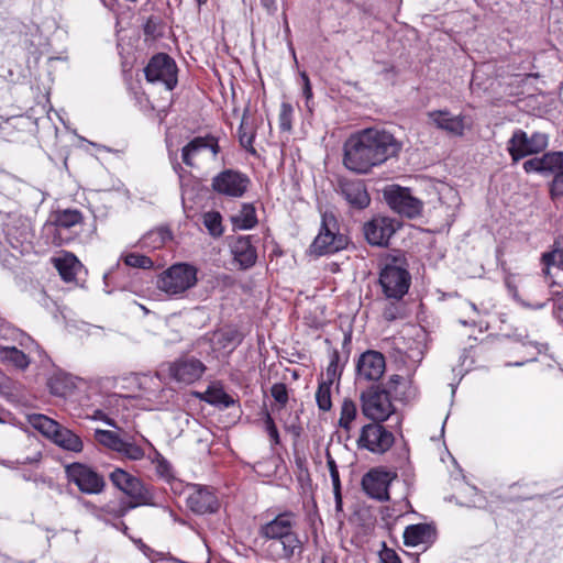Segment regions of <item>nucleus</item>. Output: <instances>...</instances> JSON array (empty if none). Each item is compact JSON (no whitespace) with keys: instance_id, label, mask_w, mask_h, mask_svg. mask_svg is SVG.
<instances>
[{"instance_id":"obj_1","label":"nucleus","mask_w":563,"mask_h":563,"mask_svg":"<svg viewBox=\"0 0 563 563\" xmlns=\"http://www.w3.org/2000/svg\"><path fill=\"white\" fill-rule=\"evenodd\" d=\"M402 142L385 129L368 128L352 134L343 145V165L365 175L399 156Z\"/></svg>"},{"instance_id":"obj_2","label":"nucleus","mask_w":563,"mask_h":563,"mask_svg":"<svg viewBox=\"0 0 563 563\" xmlns=\"http://www.w3.org/2000/svg\"><path fill=\"white\" fill-rule=\"evenodd\" d=\"M410 284L411 275L405 258L393 257L379 273V285L387 299L400 301L408 292Z\"/></svg>"},{"instance_id":"obj_3","label":"nucleus","mask_w":563,"mask_h":563,"mask_svg":"<svg viewBox=\"0 0 563 563\" xmlns=\"http://www.w3.org/2000/svg\"><path fill=\"white\" fill-rule=\"evenodd\" d=\"M362 413L369 420L383 422L395 412L389 390L382 384H373L360 395Z\"/></svg>"},{"instance_id":"obj_4","label":"nucleus","mask_w":563,"mask_h":563,"mask_svg":"<svg viewBox=\"0 0 563 563\" xmlns=\"http://www.w3.org/2000/svg\"><path fill=\"white\" fill-rule=\"evenodd\" d=\"M347 236L339 232V224L332 213H323L319 234L310 245L316 255L333 254L346 247Z\"/></svg>"},{"instance_id":"obj_5","label":"nucleus","mask_w":563,"mask_h":563,"mask_svg":"<svg viewBox=\"0 0 563 563\" xmlns=\"http://www.w3.org/2000/svg\"><path fill=\"white\" fill-rule=\"evenodd\" d=\"M197 283V269L189 264L178 263L164 271L157 279V288L168 295H179Z\"/></svg>"},{"instance_id":"obj_6","label":"nucleus","mask_w":563,"mask_h":563,"mask_svg":"<svg viewBox=\"0 0 563 563\" xmlns=\"http://www.w3.org/2000/svg\"><path fill=\"white\" fill-rule=\"evenodd\" d=\"M109 478L114 487L133 500L129 504L130 508L153 505V494L140 478L119 467L110 473Z\"/></svg>"},{"instance_id":"obj_7","label":"nucleus","mask_w":563,"mask_h":563,"mask_svg":"<svg viewBox=\"0 0 563 563\" xmlns=\"http://www.w3.org/2000/svg\"><path fill=\"white\" fill-rule=\"evenodd\" d=\"M65 473L68 482L75 484L82 494L98 495L106 488L104 477L87 464L71 463L66 465Z\"/></svg>"},{"instance_id":"obj_8","label":"nucleus","mask_w":563,"mask_h":563,"mask_svg":"<svg viewBox=\"0 0 563 563\" xmlns=\"http://www.w3.org/2000/svg\"><path fill=\"white\" fill-rule=\"evenodd\" d=\"M177 71L175 60L165 53L152 56L144 68L145 78L148 82L162 84L167 90H173L177 86Z\"/></svg>"},{"instance_id":"obj_9","label":"nucleus","mask_w":563,"mask_h":563,"mask_svg":"<svg viewBox=\"0 0 563 563\" xmlns=\"http://www.w3.org/2000/svg\"><path fill=\"white\" fill-rule=\"evenodd\" d=\"M394 442V434L382 422L372 421L362 427L357 446L375 454H383L393 446Z\"/></svg>"},{"instance_id":"obj_10","label":"nucleus","mask_w":563,"mask_h":563,"mask_svg":"<svg viewBox=\"0 0 563 563\" xmlns=\"http://www.w3.org/2000/svg\"><path fill=\"white\" fill-rule=\"evenodd\" d=\"M548 146V135L534 132L530 136L522 130H516L508 141V151L514 162L537 154Z\"/></svg>"},{"instance_id":"obj_11","label":"nucleus","mask_w":563,"mask_h":563,"mask_svg":"<svg viewBox=\"0 0 563 563\" xmlns=\"http://www.w3.org/2000/svg\"><path fill=\"white\" fill-rule=\"evenodd\" d=\"M384 198L387 205L401 216L411 219L421 213L422 202L411 195L409 188L389 186L384 190Z\"/></svg>"},{"instance_id":"obj_12","label":"nucleus","mask_w":563,"mask_h":563,"mask_svg":"<svg viewBox=\"0 0 563 563\" xmlns=\"http://www.w3.org/2000/svg\"><path fill=\"white\" fill-rule=\"evenodd\" d=\"M251 184L249 176L240 170L224 169L212 178V189L223 196L240 198Z\"/></svg>"},{"instance_id":"obj_13","label":"nucleus","mask_w":563,"mask_h":563,"mask_svg":"<svg viewBox=\"0 0 563 563\" xmlns=\"http://www.w3.org/2000/svg\"><path fill=\"white\" fill-rule=\"evenodd\" d=\"M386 371V360L383 353L375 350L363 352L355 366L357 382H378Z\"/></svg>"},{"instance_id":"obj_14","label":"nucleus","mask_w":563,"mask_h":563,"mask_svg":"<svg viewBox=\"0 0 563 563\" xmlns=\"http://www.w3.org/2000/svg\"><path fill=\"white\" fill-rule=\"evenodd\" d=\"M303 541L297 531L286 536L282 541L268 543L267 554L274 561H286L287 563H299L303 553Z\"/></svg>"},{"instance_id":"obj_15","label":"nucleus","mask_w":563,"mask_h":563,"mask_svg":"<svg viewBox=\"0 0 563 563\" xmlns=\"http://www.w3.org/2000/svg\"><path fill=\"white\" fill-rule=\"evenodd\" d=\"M399 225V222L394 219L378 216L364 223L363 232L371 245L384 247L388 245Z\"/></svg>"},{"instance_id":"obj_16","label":"nucleus","mask_w":563,"mask_h":563,"mask_svg":"<svg viewBox=\"0 0 563 563\" xmlns=\"http://www.w3.org/2000/svg\"><path fill=\"white\" fill-rule=\"evenodd\" d=\"M396 478L395 472L373 468L363 476L362 487L369 497L385 501L389 499L388 487Z\"/></svg>"},{"instance_id":"obj_17","label":"nucleus","mask_w":563,"mask_h":563,"mask_svg":"<svg viewBox=\"0 0 563 563\" xmlns=\"http://www.w3.org/2000/svg\"><path fill=\"white\" fill-rule=\"evenodd\" d=\"M296 527V515L291 511H286L262 525L258 529V536L269 543H274L275 541H282L286 536L295 532Z\"/></svg>"},{"instance_id":"obj_18","label":"nucleus","mask_w":563,"mask_h":563,"mask_svg":"<svg viewBox=\"0 0 563 563\" xmlns=\"http://www.w3.org/2000/svg\"><path fill=\"white\" fill-rule=\"evenodd\" d=\"M338 188L351 208L363 210L369 206L371 196L364 180L341 177L338 181Z\"/></svg>"},{"instance_id":"obj_19","label":"nucleus","mask_w":563,"mask_h":563,"mask_svg":"<svg viewBox=\"0 0 563 563\" xmlns=\"http://www.w3.org/2000/svg\"><path fill=\"white\" fill-rule=\"evenodd\" d=\"M206 371L205 364L196 357H180L168 364V375L178 383L192 384Z\"/></svg>"},{"instance_id":"obj_20","label":"nucleus","mask_w":563,"mask_h":563,"mask_svg":"<svg viewBox=\"0 0 563 563\" xmlns=\"http://www.w3.org/2000/svg\"><path fill=\"white\" fill-rule=\"evenodd\" d=\"M429 122L437 129L453 136H463L466 128L463 114L453 115L449 110H433L427 113Z\"/></svg>"},{"instance_id":"obj_21","label":"nucleus","mask_w":563,"mask_h":563,"mask_svg":"<svg viewBox=\"0 0 563 563\" xmlns=\"http://www.w3.org/2000/svg\"><path fill=\"white\" fill-rule=\"evenodd\" d=\"M187 506L195 514L214 512L219 503L217 496L206 487H195L187 497Z\"/></svg>"},{"instance_id":"obj_22","label":"nucleus","mask_w":563,"mask_h":563,"mask_svg":"<svg viewBox=\"0 0 563 563\" xmlns=\"http://www.w3.org/2000/svg\"><path fill=\"white\" fill-rule=\"evenodd\" d=\"M231 252L241 269H249L256 263L257 253L251 236H238L231 244Z\"/></svg>"},{"instance_id":"obj_23","label":"nucleus","mask_w":563,"mask_h":563,"mask_svg":"<svg viewBox=\"0 0 563 563\" xmlns=\"http://www.w3.org/2000/svg\"><path fill=\"white\" fill-rule=\"evenodd\" d=\"M434 538L435 529L428 523L410 525L404 532V542L407 547L431 543Z\"/></svg>"},{"instance_id":"obj_24","label":"nucleus","mask_w":563,"mask_h":563,"mask_svg":"<svg viewBox=\"0 0 563 563\" xmlns=\"http://www.w3.org/2000/svg\"><path fill=\"white\" fill-rule=\"evenodd\" d=\"M542 265V275L548 279L551 278V267L555 266L563 271V240L554 241L550 251L542 253L540 257Z\"/></svg>"},{"instance_id":"obj_25","label":"nucleus","mask_w":563,"mask_h":563,"mask_svg":"<svg viewBox=\"0 0 563 563\" xmlns=\"http://www.w3.org/2000/svg\"><path fill=\"white\" fill-rule=\"evenodd\" d=\"M199 399L219 408H229L235 404V400L225 393L221 385H211L205 393L198 395Z\"/></svg>"},{"instance_id":"obj_26","label":"nucleus","mask_w":563,"mask_h":563,"mask_svg":"<svg viewBox=\"0 0 563 563\" xmlns=\"http://www.w3.org/2000/svg\"><path fill=\"white\" fill-rule=\"evenodd\" d=\"M54 265L64 282H73L76 278L77 269L81 266L78 258L71 253L54 258Z\"/></svg>"},{"instance_id":"obj_27","label":"nucleus","mask_w":563,"mask_h":563,"mask_svg":"<svg viewBox=\"0 0 563 563\" xmlns=\"http://www.w3.org/2000/svg\"><path fill=\"white\" fill-rule=\"evenodd\" d=\"M52 441L58 446L71 452H81L84 449L80 437L63 426Z\"/></svg>"},{"instance_id":"obj_28","label":"nucleus","mask_w":563,"mask_h":563,"mask_svg":"<svg viewBox=\"0 0 563 563\" xmlns=\"http://www.w3.org/2000/svg\"><path fill=\"white\" fill-rule=\"evenodd\" d=\"M81 221L82 214L79 210L65 209L54 213L52 224L55 225L56 229H70L81 223Z\"/></svg>"},{"instance_id":"obj_29","label":"nucleus","mask_w":563,"mask_h":563,"mask_svg":"<svg viewBox=\"0 0 563 563\" xmlns=\"http://www.w3.org/2000/svg\"><path fill=\"white\" fill-rule=\"evenodd\" d=\"M232 223L240 230H250L257 224L256 211L253 205L243 203L240 212L232 217Z\"/></svg>"},{"instance_id":"obj_30","label":"nucleus","mask_w":563,"mask_h":563,"mask_svg":"<svg viewBox=\"0 0 563 563\" xmlns=\"http://www.w3.org/2000/svg\"><path fill=\"white\" fill-rule=\"evenodd\" d=\"M30 422L34 429L38 430L43 435L51 440H53L62 427L58 422L44 415L31 416Z\"/></svg>"},{"instance_id":"obj_31","label":"nucleus","mask_w":563,"mask_h":563,"mask_svg":"<svg viewBox=\"0 0 563 563\" xmlns=\"http://www.w3.org/2000/svg\"><path fill=\"white\" fill-rule=\"evenodd\" d=\"M357 417V407L356 404L346 398L343 400L341 405V412H340V419H339V426L346 432H350L352 429V422Z\"/></svg>"},{"instance_id":"obj_32","label":"nucleus","mask_w":563,"mask_h":563,"mask_svg":"<svg viewBox=\"0 0 563 563\" xmlns=\"http://www.w3.org/2000/svg\"><path fill=\"white\" fill-rule=\"evenodd\" d=\"M202 223L212 238H220L224 232L222 216L219 211L205 212L202 214Z\"/></svg>"},{"instance_id":"obj_33","label":"nucleus","mask_w":563,"mask_h":563,"mask_svg":"<svg viewBox=\"0 0 563 563\" xmlns=\"http://www.w3.org/2000/svg\"><path fill=\"white\" fill-rule=\"evenodd\" d=\"M95 440L102 446L119 453L123 440L118 433L110 430H95Z\"/></svg>"},{"instance_id":"obj_34","label":"nucleus","mask_w":563,"mask_h":563,"mask_svg":"<svg viewBox=\"0 0 563 563\" xmlns=\"http://www.w3.org/2000/svg\"><path fill=\"white\" fill-rule=\"evenodd\" d=\"M333 382L322 380L318 385L316 400L318 408L322 411H329L332 407L331 386Z\"/></svg>"},{"instance_id":"obj_35","label":"nucleus","mask_w":563,"mask_h":563,"mask_svg":"<svg viewBox=\"0 0 563 563\" xmlns=\"http://www.w3.org/2000/svg\"><path fill=\"white\" fill-rule=\"evenodd\" d=\"M48 387L53 395L66 397L71 390V383L66 376L55 375L49 378Z\"/></svg>"},{"instance_id":"obj_36","label":"nucleus","mask_w":563,"mask_h":563,"mask_svg":"<svg viewBox=\"0 0 563 563\" xmlns=\"http://www.w3.org/2000/svg\"><path fill=\"white\" fill-rule=\"evenodd\" d=\"M2 357L19 368H25L30 363L27 356L14 346L4 347L2 350Z\"/></svg>"},{"instance_id":"obj_37","label":"nucleus","mask_w":563,"mask_h":563,"mask_svg":"<svg viewBox=\"0 0 563 563\" xmlns=\"http://www.w3.org/2000/svg\"><path fill=\"white\" fill-rule=\"evenodd\" d=\"M123 261L125 265L134 268L151 269L154 266L151 257L137 253L126 254Z\"/></svg>"},{"instance_id":"obj_38","label":"nucleus","mask_w":563,"mask_h":563,"mask_svg":"<svg viewBox=\"0 0 563 563\" xmlns=\"http://www.w3.org/2000/svg\"><path fill=\"white\" fill-rule=\"evenodd\" d=\"M341 355L338 350H333L330 355V363L327 367V380L333 382L340 379L343 365H340Z\"/></svg>"},{"instance_id":"obj_39","label":"nucleus","mask_w":563,"mask_h":563,"mask_svg":"<svg viewBox=\"0 0 563 563\" xmlns=\"http://www.w3.org/2000/svg\"><path fill=\"white\" fill-rule=\"evenodd\" d=\"M563 174V152H551L548 153L547 167L544 175H559Z\"/></svg>"},{"instance_id":"obj_40","label":"nucleus","mask_w":563,"mask_h":563,"mask_svg":"<svg viewBox=\"0 0 563 563\" xmlns=\"http://www.w3.org/2000/svg\"><path fill=\"white\" fill-rule=\"evenodd\" d=\"M327 465L329 467L330 477L332 481L333 492L335 495L336 503L340 504L341 503V484H340L339 470H338L334 459L329 453L327 454Z\"/></svg>"},{"instance_id":"obj_41","label":"nucleus","mask_w":563,"mask_h":563,"mask_svg":"<svg viewBox=\"0 0 563 563\" xmlns=\"http://www.w3.org/2000/svg\"><path fill=\"white\" fill-rule=\"evenodd\" d=\"M129 509H131L130 505L107 504L100 509V518H103L104 520L107 516H110L112 518H122L125 516Z\"/></svg>"},{"instance_id":"obj_42","label":"nucleus","mask_w":563,"mask_h":563,"mask_svg":"<svg viewBox=\"0 0 563 563\" xmlns=\"http://www.w3.org/2000/svg\"><path fill=\"white\" fill-rule=\"evenodd\" d=\"M119 453L132 461L141 460L144 456V451L141 446L124 440Z\"/></svg>"},{"instance_id":"obj_43","label":"nucleus","mask_w":563,"mask_h":563,"mask_svg":"<svg viewBox=\"0 0 563 563\" xmlns=\"http://www.w3.org/2000/svg\"><path fill=\"white\" fill-rule=\"evenodd\" d=\"M254 132L252 130H247L242 121L239 128V141L242 147H244L247 152L255 155L256 151L253 147Z\"/></svg>"},{"instance_id":"obj_44","label":"nucleus","mask_w":563,"mask_h":563,"mask_svg":"<svg viewBox=\"0 0 563 563\" xmlns=\"http://www.w3.org/2000/svg\"><path fill=\"white\" fill-rule=\"evenodd\" d=\"M548 153L541 157H533L523 163V169L527 173L538 172L545 174Z\"/></svg>"},{"instance_id":"obj_45","label":"nucleus","mask_w":563,"mask_h":563,"mask_svg":"<svg viewBox=\"0 0 563 563\" xmlns=\"http://www.w3.org/2000/svg\"><path fill=\"white\" fill-rule=\"evenodd\" d=\"M271 395L279 404L280 408H284L288 402V389L286 384L276 383L271 388Z\"/></svg>"},{"instance_id":"obj_46","label":"nucleus","mask_w":563,"mask_h":563,"mask_svg":"<svg viewBox=\"0 0 563 563\" xmlns=\"http://www.w3.org/2000/svg\"><path fill=\"white\" fill-rule=\"evenodd\" d=\"M291 115L292 107L288 103H283L279 112V128L283 131L291 130Z\"/></svg>"},{"instance_id":"obj_47","label":"nucleus","mask_w":563,"mask_h":563,"mask_svg":"<svg viewBox=\"0 0 563 563\" xmlns=\"http://www.w3.org/2000/svg\"><path fill=\"white\" fill-rule=\"evenodd\" d=\"M402 311L404 309L399 301L389 302L383 310V317L387 321H394L402 317Z\"/></svg>"},{"instance_id":"obj_48","label":"nucleus","mask_w":563,"mask_h":563,"mask_svg":"<svg viewBox=\"0 0 563 563\" xmlns=\"http://www.w3.org/2000/svg\"><path fill=\"white\" fill-rule=\"evenodd\" d=\"M265 430L268 433L273 444H279V433L277 427L268 411H265L264 416Z\"/></svg>"},{"instance_id":"obj_49","label":"nucleus","mask_w":563,"mask_h":563,"mask_svg":"<svg viewBox=\"0 0 563 563\" xmlns=\"http://www.w3.org/2000/svg\"><path fill=\"white\" fill-rule=\"evenodd\" d=\"M379 563H401V560L395 550L384 545V549L379 553Z\"/></svg>"},{"instance_id":"obj_50","label":"nucleus","mask_w":563,"mask_h":563,"mask_svg":"<svg viewBox=\"0 0 563 563\" xmlns=\"http://www.w3.org/2000/svg\"><path fill=\"white\" fill-rule=\"evenodd\" d=\"M199 153L198 150H194L191 147V142L185 145L181 150V158L185 165L192 167L194 161L192 158Z\"/></svg>"},{"instance_id":"obj_51","label":"nucleus","mask_w":563,"mask_h":563,"mask_svg":"<svg viewBox=\"0 0 563 563\" xmlns=\"http://www.w3.org/2000/svg\"><path fill=\"white\" fill-rule=\"evenodd\" d=\"M551 300L553 301V312L558 319H562L563 313V291H554Z\"/></svg>"},{"instance_id":"obj_52","label":"nucleus","mask_w":563,"mask_h":563,"mask_svg":"<svg viewBox=\"0 0 563 563\" xmlns=\"http://www.w3.org/2000/svg\"><path fill=\"white\" fill-rule=\"evenodd\" d=\"M156 471H157L158 475H161L162 477H165L167 479L173 476L172 475V466H170L169 462L163 457L157 461Z\"/></svg>"},{"instance_id":"obj_53","label":"nucleus","mask_w":563,"mask_h":563,"mask_svg":"<svg viewBox=\"0 0 563 563\" xmlns=\"http://www.w3.org/2000/svg\"><path fill=\"white\" fill-rule=\"evenodd\" d=\"M506 284H507V287L509 288V290L512 292L514 298L517 299L523 307L536 309V310L542 309V308L545 307V302H540V303L531 305L529 302L520 300L518 298V290H517V288L515 286H512L509 280H507Z\"/></svg>"},{"instance_id":"obj_54","label":"nucleus","mask_w":563,"mask_h":563,"mask_svg":"<svg viewBox=\"0 0 563 563\" xmlns=\"http://www.w3.org/2000/svg\"><path fill=\"white\" fill-rule=\"evenodd\" d=\"M551 195L563 196V173L553 177L551 183Z\"/></svg>"},{"instance_id":"obj_55","label":"nucleus","mask_w":563,"mask_h":563,"mask_svg":"<svg viewBox=\"0 0 563 563\" xmlns=\"http://www.w3.org/2000/svg\"><path fill=\"white\" fill-rule=\"evenodd\" d=\"M208 137H209V135H207V136H197V137H195L194 140H191V141H190V142H191V147H192L194 150H198L199 152H200L201 150L207 148V147H208V145H209V144H208Z\"/></svg>"},{"instance_id":"obj_56","label":"nucleus","mask_w":563,"mask_h":563,"mask_svg":"<svg viewBox=\"0 0 563 563\" xmlns=\"http://www.w3.org/2000/svg\"><path fill=\"white\" fill-rule=\"evenodd\" d=\"M376 65L380 67L378 73L385 75L386 78H388L389 74H393V77L396 75L394 65L386 62H376Z\"/></svg>"},{"instance_id":"obj_57","label":"nucleus","mask_w":563,"mask_h":563,"mask_svg":"<svg viewBox=\"0 0 563 563\" xmlns=\"http://www.w3.org/2000/svg\"><path fill=\"white\" fill-rule=\"evenodd\" d=\"M404 380V377L400 375H391L386 384V386H383V388H386L389 390V394L396 389V386L400 384Z\"/></svg>"},{"instance_id":"obj_58","label":"nucleus","mask_w":563,"mask_h":563,"mask_svg":"<svg viewBox=\"0 0 563 563\" xmlns=\"http://www.w3.org/2000/svg\"><path fill=\"white\" fill-rule=\"evenodd\" d=\"M157 23L153 18H148L144 24L145 35L154 36L156 34Z\"/></svg>"},{"instance_id":"obj_59","label":"nucleus","mask_w":563,"mask_h":563,"mask_svg":"<svg viewBox=\"0 0 563 563\" xmlns=\"http://www.w3.org/2000/svg\"><path fill=\"white\" fill-rule=\"evenodd\" d=\"M155 234L159 235V238H161L159 243L163 244L165 241V238L168 235V231H166V230H158L157 232L151 231L143 236V239L141 240V243H145L146 240L151 239Z\"/></svg>"},{"instance_id":"obj_60","label":"nucleus","mask_w":563,"mask_h":563,"mask_svg":"<svg viewBox=\"0 0 563 563\" xmlns=\"http://www.w3.org/2000/svg\"><path fill=\"white\" fill-rule=\"evenodd\" d=\"M261 4L269 14L275 13L277 10L276 0H261Z\"/></svg>"},{"instance_id":"obj_61","label":"nucleus","mask_w":563,"mask_h":563,"mask_svg":"<svg viewBox=\"0 0 563 563\" xmlns=\"http://www.w3.org/2000/svg\"><path fill=\"white\" fill-rule=\"evenodd\" d=\"M208 147L207 148H210L211 152L213 153V155L216 156L219 151H220V147H219V144H218V140L212 136V135H209L208 137Z\"/></svg>"},{"instance_id":"obj_62","label":"nucleus","mask_w":563,"mask_h":563,"mask_svg":"<svg viewBox=\"0 0 563 563\" xmlns=\"http://www.w3.org/2000/svg\"><path fill=\"white\" fill-rule=\"evenodd\" d=\"M301 77L303 80V95L309 99L312 96L309 78L306 74H302Z\"/></svg>"},{"instance_id":"obj_63","label":"nucleus","mask_w":563,"mask_h":563,"mask_svg":"<svg viewBox=\"0 0 563 563\" xmlns=\"http://www.w3.org/2000/svg\"><path fill=\"white\" fill-rule=\"evenodd\" d=\"M106 423H107V424H109V426H111V427H117V424H115L114 420H112V419H107V420H106Z\"/></svg>"},{"instance_id":"obj_64","label":"nucleus","mask_w":563,"mask_h":563,"mask_svg":"<svg viewBox=\"0 0 563 563\" xmlns=\"http://www.w3.org/2000/svg\"><path fill=\"white\" fill-rule=\"evenodd\" d=\"M351 343V338L350 336H345L344 338V341H343V345L346 346Z\"/></svg>"}]
</instances>
